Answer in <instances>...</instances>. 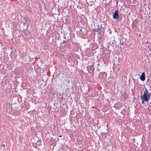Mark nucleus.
Returning <instances> with one entry per match:
<instances>
[{"label": "nucleus", "mask_w": 151, "mask_h": 151, "mask_svg": "<svg viewBox=\"0 0 151 151\" xmlns=\"http://www.w3.org/2000/svg\"><path fill=\"white\" fill-rule=\"evenodd\" d=\"M151 96V94L149 93L148 91L147 88L145 89V90L144 92V95L143 96H141L142 97L145 98L148 100H149L150 99V96Z\"/></svg>", "instance_id": "obj_1"}, {"label": "nucleus", "mask_w": 151, "mask_h": 151, "mask_svg": "<svg viewBox=\"0 0 151 151\" xmlns=\"http://www.w3.org/2000/svg\"><path fill=\"white\" fill-rule=\"evenodd\" d=\"M107 76V74L105 72H102L100 73L98 77V78L99 79H105Z\"/></svg>", "instance_id": "obj_2"}, {"label": "nucleus", "mask_w": 151, "mask_h": 151, "mask_svg": "<svg viewBox=\"0 0 151 151\" xmlns=\"http://www.w3.org/2000/svg\"><path fill=\"white\" fill-rule=\"evenodd\" d=\"M93 65L95 67V69H96L98 71H99L100 66V62L98 61H96L93 62Z\"/></svg>", "instance_id": "obj_3"}, {"label": "nucleus", "mask_w": 151, "mask_h": 151, "mask_svg": "<svg viewBox=\"0 0 151 151\" xmlns=\"http://www.w3.org/2000/svg\"><path fill=\"white\" fill-rule=\"evenodd\" d=\"M95 67L93 64L91 65L88 66L87 67L88 70V72L90 73H92L95 70Z\"/></svg>", "instance_id": "obj_4"}, {"label": "nucleus", "mask_w": 151, "mask_h": 151, "mask_svg": "<svg viewBox=\"0 0 151 151\" xmlns=\"http://www.w3.org/2000/svg\"><path fill=\"white\" fill-rule=\"evenodd\" d=\"M118 10H117L115 12L113 15V18L115 19H119Z\"/></svg>", "instance_id": "obj_5"}, {"label": "nucleus", "mask_w": 151, "mask_h": 151, "mask_svg": "<svg viewBox=\"0 0 151 151\" xmlns=\"http://www.w3.org/2000/svg\"><path fill=\"white\" fill-rule=\"evenodd\" d=\"M140 79L142 81H144L145 80V75L144 72H143L140 77Z\"/></svg>", "instance_id": "obj_6"}, {"label": "nucleus", "mask_w": 151, "mask_h": 151, "mask_svg": "<svg viewBox=\"0 0 151 151\" xmlns=\"http://www.w3.org/2000/svg\"><path fill=\"white\" fill-rule=\"evenodd\" d=\"M128 95L127 92H125L122 94V97L125 100H126L128 98Z\"/></svg>", "instance_id": "obj_7"}, {"label": "nucleus", "mask_w": 151, "mask_h": 151, "mask_svg": "<svg viewBox=\"0 0 151 151\" xmlns=\"http://www.w3.org/2000/svg\"><path fill=\"white\" fill-rule=\"evenodd\" d=\"M141 97V98L142 100V104H144V101H147V102H148L149 100L145 99V98H144L143 97H142L141 96H140Z\"/></svg>", "instance_id": "obj_8"}, {"label": "nucleus", "mask_w": 151, "mask_h": 151, "mask_svg": "<svg viewBox=\"0 0 151 151\" xmlns=\"http://www.w3.org/2000/svg\"><path fill=\"white\" fill-rule=\"evenodd\" d=\"M51 129L52 131L55 130L56 127V126H55L54 125H52L51 126Z\"/></svg>", "instance_id": "obj_9"}, {"label": "nucleus", "mask_w": 151, "mask_h": 151, "mask_svg": "<svg viewBox=\"0 0 151 151\" xmlns=\"http://www.w3.org/2000/svg\"><path fill=\"white\" fill-rule=\"evenodd\" d=\"M36 143L37 145H38L39 146H40L41 145V141L40 140L37 141Z\"/></svg>", "instance_id": "obj_10"}, {"label": "nucleus", "mask_w": 151, "mask_h": 151, "mask_svg": "<svg viewBox=\"0 0 151 151\" xmlns=\"http://www.w3.org/2000/svg\"><path fill=\"white\" fill-rule=\"evenodd\" d=\"M99 29H100L101 30V28H97L96 29H93V30L94 31L97 32H98L99 31Z\"/></svg>", "instance_id": "obj_11"}, {"label": "nucleus", "mask_w": 151, "mask_h": 151, "mask_svg": "<svg viewBox=\"0 0 151 151\" xmlns=\"http://www.w3.org/2000/svg\"><path fill=\"white\" fill-rule=\"evenodd\" d=\"M55 142H57L59 141V139L58 138H55Z\"/></svg>", "instance_id": "obj_12"}, {"label": "nucleus", "mask_w": 151, "mask_h": 151, "mask_svg": "<svg viewBox=\"0 0 151 151\" xmlns=\"http://www.w3.org/2000/svg\"><path fill=\"white\" fill-rule=\"evenodd\" d=\"M109 33L111 34L112 33V32L111 31V30L110 29H109Z\"/></svg>", "instance_id": "obj_13"}, {"label": "nucleus", "mask_w": 151, "mask_h": 151, "mask_svg": "<svg viewBox=\"0 0 151 151\" xmlns=\"http://www.w3.org/2000/svg\"><path fill=\"white\" fill-rule=\"evenodd\" d=\"M65 41H63V42L62 43H61V44H65Z\"/></svg>", "instance_id": "obj_14"}, {"label": "nucleus", "mask_w": 151, "mask_h": 151, "mask_svg": "<svg viewBox=\"0 0 151 151\" xmlns=\"http://www.w3.org/2000/svg\"><path fill=\"white\" fill-rule=\"evenodd\" d=\"M23 25H24V26H25V25L26 24V23H23Z\"/></svg>", "instance_id": "obj_15"}, {"label": "nucleus", "mask_w": 151, "mask_h": 151, "mask_svg": "<svg viewBox=\"0 0 151 151\" xmlns=\"http://www.w3.org/2000/svg\"><path fill=\"white\" fill-rule=\"evenodd\" d=\"M121 45H123V42H122V43H121Z\"/></svg>", "instance_id": "obj_16"}, {"label": "nucleus", "mask_w": 151, "mask_h": 151, "mask_svg": "<svg viewBox=\"0 0 151 151\" xmlns=\"http://www.w3.org/2000/svg\"><path fill=\"white\" fill-rule=\"evenodd\" d=\"M59 137H62V136H61V135H60V136H59Z\"/></svg>", "instance_id": "obj_17"}, {"label": "nucleus", "mask_w": 151, "mask_h": 151, "mask_svg": "<svg viewBox=\"0 0 151 151\" xmlns=\"http://www.w3.org/2000/svg\"><path fill=\"white\" fill-rule=\"evenodd\" d=\"M63 97H62V98H61V99L62 100H63Z\"/></svg>", "instance_id": "obj_18"}, {"label": "nucleus", "mask_w": 151, "mask_h": 151, "mask_svg": "<svg viewBox=\"0 0 151 151\" xmlns=\"http://www.w3.org/2000/svg\"><path fill=\"white\" fill-rule=\"evenodd\" d=\"M146 44H148V42H146Z\"/></svg>", "instance_id": "obj_19"}, {"label": "nucleus", "mask_w": 151, "mask_h": 151, "mask_svg": "<svg viewBox=\"0 0 151 151\" xmlns=\"http://www.w3.org/2000/svg\"><path fill=\"white\" fill-rule=\"evenodd\" d=\"M97 26H98V27H99V26H98L97 25Z\"/></svg>", "instance_id": "obj_20"}, {"label": "nucleus", "mask_w": 151, "mask_h": 151, "mask_svg": "<svg viewBox=\"0 0 151 151\" xmlns=\"http://www.w3.org/2000/svg\"><path fill=\"white\" fill-rule=\"evenodd\" d=\"M64 39H66V38H65V37H64Z\"/></svg>", "instance_id": "obj_21"}, {"label": "nucleus", "mask_w": 151, "mask_h": 151, "mask_svg": "<svg viewBox=\"0 0 151 151\" xmlns=\"http://www.w3.org/2000/svg\"><path fill=\"white\" fill-rule=\"evenodd\" d=\"M114 44V42L112 43V44H113V45Z\"/></svg>", "instance_id": "obj_22"}, {"label": "nucleus", "mask_w": 151, "mask_h": 151, "mask_svg": "<svg viewBox=\"0 0 151 151\" xmlns=\"http://www.w3.org/2000/svg\"><path fill=\"white\" fill-rule=\"evenodd\" d=\"M4 146H5V145H3V147H4Z\"/></svg>", "instance_id": "obj_23"}, {"label": "nucleus", "mask_w": 151, "mask_h": 151, "mask_svg": "<svg viewBox=\"0 0 151 151\" xmlns=\"http://www.w3.org/2000/svg\"><path fill=\"white\" fill-rule=\"evenodd\" d=\"M139 36H140V37L141 36V35H139Z\"/></svg>", "instance_id": "obj_24"}, {"label": "nucleus", "mask_w": 151, "mask_h": 151, "mask_svg": "<svg viewBox=\"0 0 151 151\" xmlns=\"http://www.w3.org/2000/svg\"><path fill=\"white\" fill-rule=\"evenodd\" d=\"M135 21H134V23H135Z\"/></svg>", "instance_id": "obj_25"}]
</instances>
